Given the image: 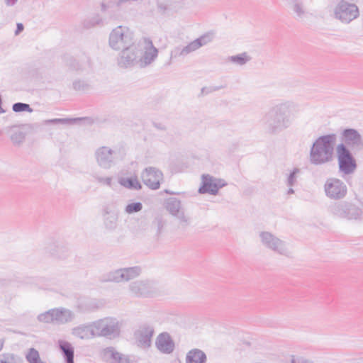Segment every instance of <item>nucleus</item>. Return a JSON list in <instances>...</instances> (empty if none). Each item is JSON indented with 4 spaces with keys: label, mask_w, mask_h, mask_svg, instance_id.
Here are the masks:
<instances>
[{
    "label": "nucleus",
    "mask_w": 363,
    "mask_h": 363,
    "mask_svg": "<svg viewBox=\"0 0 363 363\" xmlns=\"http://www.w3.org/2000/svg\"><path fill=\"white\" fill-rule=\"evenodd\" d=\"M95 179L101 184L111 187L112 186V177H103L101 176H96Z\"/></svg>",
    "instance_id": "42"
},
{
    "label": "nucleus",
    "mask_w": 363,
    "mask_h": 363,
    "mask_svg": "<svg viewBox=\"0 0 363 363\" xmlns=\"http://www.w3.org/2000/svg\"><path fill=\"white\" fill-rule=\"evenodd\" d=\"M165 192H166L167 194H176V193H174V192H173V191H169V190H166V191H165Z\"/></svg>",
    "instance_id": "50"
},
{
    "label": "nucleus",
    "mask_w": 363,
    "mask_h": 363,
    "mask_svg": "<svg viewBox=\"0 0 363 363\" xmlns=\"http://www.w3.org/2000/svg\"><path fill=\"white\" fill-rule=\"evenodd\" d=\"M104 358L110 363H116L121 354L116 352L113 347H107L103 352Z\"/></svg>",
    "instance_id": "36"
},
{
    "label": "nucleus",
    "mask_w": 363,
    "mask_h": 363,
    "mask_svg": "<svg viewBox=\"0 0 363 363\" xmlns=\"http://www.w3.org/2000/svg\"><path fill=\"white\" fill-rule=\"evenodd\" d=\"M0 363H24L21 356L13 352L0 354Z\"/></svg>",
    "instance_id": "33"
},
{
    "label": "nucleus",
    "mask_w": 363,
    "mask_h": 363,
    "mask_svg": "<svg viewBox=\"0 0 363 363\" xmlns=\"http://www.w3.org/2000/svg\"><path fill=\"white\" fill-rule=\"evenodd\" d=\"M69 67L78 72H84L90 69L91 65L89 60L84 61H77L76 60H72L69 63Z\"/></svg>",
    "instance_id": "37"
},
{
    "label": "nucleus",
    "mask_w": 363,
    "mask_h": 363,
    "mask_svg": "<svg viewBox=\"0 0 363 363\" xmlns=\"http://www.w3.org/2000/svg\"><path fill=\"white\" fill-rule=\"evenodd\" d=\"M4 344H5V339L0 338V352L3 350Z\"/></svg>",
    "instance_id": "48"
},
{
    "label": "nucleus",
    "mask_w": 363,
    "mask_h": 363,
    "mask_svg": "<svg viewBox=\"0 0 363 363\" xmlns=\"http://www.w3.org/2000/svg\"><path fill=\"white\" fill-rule=\"evenodd\" d=\"M143 208V203L140 201L131 202L128 203L124 208V213L132 215L142 211Z\"/></svg>",
    "instance_id": "38"
},
{
    "label": "nucleus",
    "mask_w": 363,
    "mask_h": 363,
    "mask_svg": "<svg viewBox=\"0 0 363 363\" xmlns=\"http://www.w3.org/2000/svg\"><path fill=\"white\" fill-rule=\"evenodd\" d=\"M5 130L10 135L14 146L20 147L24 143L26 134L21 128L11 126L6 128Z\"/></svg>",
    "instance_id": "25"
},
{
    "label": "nucleus",
    "mask_w": 363,
    "mask_h": 363,
    "mask_svg": "<svg viewBox=\"0 0 363 363\" xmlns=\"http://www.w3.org/2000/svg\"><path fill=\"white\" fill-rule=\"evenodd\" d=\"M337 140L336 134H328L318 137L312 144L308 156L309 162L315 166L331 162L334 158V149Z\"/></svg>",
    "instance_id": "2"
},
{
    "label": "nucleus",
    "mask_w": 363,
    "mask_h": 363,
    "mask_svg": "<svg viewBox=\"0 0 363 363\" xmlns=\"http://www.w3.org/2000/svg\"><path fill=\"white\" fill-rule=\"evenodd\" d=\"M156 348L162 354H171L175 347L174 342L170 335L164 332L159 334L155 340Z\"/></svg>",
    "instance_id": "21"
},
{
    "label": "nucleus",
    "mask_w": 363,
    "mask_h": 363,
    "mask_svg": "<svg viewBox=\"0 0 363 363\" xmlns=\"http://www.w3.org/2000/svg\"><path fill=\"white\" fill-rule=\"evenodd\" d=\"M288 6L294 11L298 18H303L306 15V9L303 0H286Z\"/></svg>",
    "instance_id": "30"
},
{
    "label": "nucleus",
    "mask_w": 363,
    "mask_h": 363,
    "mask_svg": "<svg viewBox=\"0 0 363 363\" xmlns=\"http://www.w3.org/2000/svg\"><path fill=\"white\" fill-rule=\"evenodd\" d=\"M97 164L103 169H110L119 159V154L116 150L108 147L102 146L95 152Z\"/></svg>",
    "instance_id": "11"
},
{
    "label": "nucleus",
    "mask_w": 363,
    "mask_h": 363,
    "mask_svg": "<svg viewBox=\"0 0 363 363\" xmlns=\"http://www.w3.org/2000/svg\"><path fill=\"white\" fill-rule=\"evenodd\" d=\"M95 337H115L119 334L118 321L116 318H105L92 323Z\"/></svg>",
    "instance_id": "8"
},
{
    "label": "nucleus",
    "mask_w": 363,
    "mask_h": 363,
    "mask_svg": "<svg viewBox=\"0 0 363 363\" xmlns=\"http://www.w3.org/2000/svg\"><path fill=\"white\" fill-rule=\"evenodd\" d=\"M342 143L352 149H361L363 143L361 135L354 128H345L342 132Z\"/></svg>",
    "instance_id": "19"
},
{
    "label": "nucleus",
    "mask_w": 363,
    "mask_h": 363,
    "mask_svg": "<svg viewBox=\"0 0 363 363\" xmlns=\"http://www.w3.org/2000/svg\"><path fill=\"white\" fill-rule=\"evenodd\" d=\"M12 109L14 112L16 113L22 111H28L31 113L33 111V109L30 108L29 104L21 102L15 103L12 106Z\"/></svg>",
    "instance_id": "40"
},
{
    "label": "nucleus",
    "mask_w": 363,
    "mask_h": 363,
    "mask_svg": "<svg viewBox=\"0 0 363 363\" xmlns=\"http://www.w3.org/2000/svg\"><path fill=\"white\" fill-rule=\"evenodd\" d=\"M333 18L343 24H349L359 16L354 0H337L333 12Z\"/></svg>",
    "instance_id": "4"
},
{
    "label": "nucleus",
    "mask_w": 363,
    "mask_h": 363,
    "mask_svg": "<svg viewBox=\"0 0 363 363\" xmlns=\"http://www.w3.org/2000/svg\"><path fill=\"white\" fill-rule=\"evenodd\" d=\"M102 23L103 18L99 14H96L84 22V27L86 28H90L96 26L101 25Z\"/></svg>",
    "instance_id": "39"
},
{
    "label": "nucleus",
    "mask_w": 363,
    "mask_h": 363,
    "mask_svg": "<svg viewBox=\"0 0 363 363\" xmlns=\"http://www.w3.org/2000/svg\"><path fill=\"white\" fill-rule=\"evenodd\" d=\"M155 223H156V225L157 226L158 231H160V229L163 227V223H162V219L161 218H157L155 220Z\"/></svg>",
    "instance_id": "46"
},
{
    "label": "nucleus",
    "mask_w": 363,
    "mask_h": 363,
    "mask_svg": "<svg viewBox=\"0 0 363 363\" xmlns=\"http://www.w3.org/2000/svg\"><path fill=\"white\" fill-rule=\"evenodd\" d=\"M213 40L212 33H206L199 38L193 40L187 45L182 48H177L174 50L176 55L179 56H186L189 53L194 52L199 49L201 47L206 45Z\"/></svg>",
    "instance_id": "17"
},
{
    "label": "nucleus",
    "mask_w": 363,
    "mask_h": 363,
    "mask_svg": "<svg viewBox=\"0 0 363 363\" xmlns=\"http://www.w3.org/2000/svg\"><path fill=\"white\" fill-rule=\"evenodd\" d=\"M251 57L245 52L236 55L229 56L227 59L228 62L239 66H243L251 60Z\"/></svg>",
    "instance_id": "34"
},
{
    "label": "nucleus",
    "mask_w": 363,
    "mask_h": 363,
    "mask_svg": "<svg viewBox=\"0 0 363 363\" xmlns=\"http://www.w3.org/2000/svg\"><path fill=\"white\" fill-rule=\"evenodd\" d=\"M206 354L199 349L189 350L186 356V363H206Z\"/></svg>",
    "instance_id": "27"
},
{
    "label": "nucleus",
    "mask_w": 363,
    "mask_h": 363,
    "mask_svg": "<svg viewBox=\"0 0 363 363\" xmlns=\"http://www.w3.org/2000/svg\"><path fill=\"white\" fill-rule=\"evenodd\" d=\"M300 111V105L293 101H285L272 106L263 118L265 130L271 135H277L289 128L293 122V116Z\"/></svg>",
    "instance_id": "1"
},
{
    "label": "nucleus",
    "mask_w": 363,
    "mask_h": 363,
    "mask_svg": "<svg viewBox=\"0 0 363 363\" xmlns=\"http://www.w3.org/2000/svg\"><path fill=\"white\" fill-rule=\"evenodd\" d=\"M336 152L340 171L345 174L352 173L357 167V164L350 150L344 143H340L336 147Z\"/></svg>",
    "instance_id": "9"
},
{
    "label": "nucleus",
    "mask_w": 363,
    "mask_h": 363,
    "mask_svg": "<svg viewBox=\"0 0 363 363\" xmlns=\"http://www.w3.org/2000/svg\"><path fill=\"white\" fill-rule=\"evenodd\" d=\"M291 363H308V360L302 357L291 356Z\"/></svg>",
    "instance_id": "43"
},
{
    "label": "nucleus",
    "mask_w": 363,
    "mask_h": 363,
    "mask_svg": "<svg viewBox=\"0 0 363 363\" xmlns=\"http://www.w3.org/2000/svg\"><path fill=\"white\" fill-rule=\"evenodd\" d=\"M155 127L157 128V129H160V130H165V128L164 125H162V124H155Z\"/></svg>",
    "instance_id": "49"
},
{
    "label": "nucleus",
    "mask_w": 363,
    "mask_h": 363,
    "mask_svg": "<svg viewBox=\"0 0 363 363\" xmlns=\"http://www.w3.org/2000/svg\"><path fill=\"white\" fill-rule=\"evenodd\" d=\"M109 46L115 50H122L134 44L133 33L129 28L118 26L109 35Z\"/></svg>",
    "instance_id": "6"
},
{
    "label": "nucleus",
    "mask_w": 363,
    "mask_h": 363,
    "mask_svg": "<svg viewBox=\"0 0 363 363\" xmlns=\"http://www.w3.org/2000/svg\"><path fill=\"white\" fill-rule=\"evenodd\" d=\"M73 88L77 91H84L87 89L88 84L84 80H75L72 84Z\"/></svg>",
    "instance_id": "41"
},
{
    "label": "nucleus",
    "mask_w": 363,
    "mask_h": 363,
    "mask_svg": "<svg viewBox=\"0 0 363 363\" xmlns=\"http://www.w3.org/2000/svg\"><path fill=\"white\" fill-rule=\"evenodd\" d=\"M136 44L140 55V67H145L152 64L158 55V50L154 46L152 41L149 38H143Z\"/></svg>",
    "instance_id": "7"
},
{
    "label": "nucleus",
    "mask_w": 363,
    "mask_h": 363,
    "mask_svg": "<svg viewBox=\"0 0 363 363\" xmlns=\"http://www.w3.org/2000/svg\"><path fill=\"white\" fill-rule=\"evenodd\" d=\"M259 239L261 245L266 249L286 257H291V251L286 241L281 240L269 231H260Z\"/></svg>",
    "instance_id": "5"
},
{
    "label": "nucleus",
    "mask_w": 363,
    "mask_h": 363,
    "mask_svg": "<svg viewBox=\"0 0 363 363\" xmlns=\"http://www.w3.org/2000/svg\"><path fill=\"white\" fill-rule=\"evenodd\" d=\"M75 318L74 311L65 307H58L40 313L37 316V320L43 323L65 325L74 321Z\"/></svg>",
    "instance_id": "3"
},
{
    "label": "nucleus",
    "mask_w": 363,
    "mask_h": 363,
    "mask_svg": "<svg viewBox=\"0 0 363 363\" xmlns=\"http://www.w3.org/2000/svg\"><path fill=\"white\" fill-rule=\"evenodd\" d=\"M301 173V169L294 167L289 173L285 174L284 184L288 187L287 195H292L295 193L294 187L297 186Z\"/></svg>",
    "instance_id": "23"
},
{
    "label": "nucleus",
    "mask_w": 363,
    "mask_h": 363,
    "mask_svg": "<svg viewBox=\"0 0 363 363\" xmlns=\"http://www.w3.org/2000/svg\"><path fill=\"white\" fill-rule=\"evenodd\" d=\"M130 291L138 297H147L152 294L155 288L149 281H136L129 285Z\"/></svg>",
    "instance_id": "18"
},
{
    "label": "nucleus",
    "mask_w": 363,
    "mask_h": 363,
    "mask_svg": "<svg viewBox=\"0 0 363 363\" xmlns=\"http://www.w3.org/2000/svg\"><path fill=\"white\" fill-rule=\"evenodd\" d=\"M101 215L104 228L108 231L115 230L118 226V213L108 204H105L103 206Z\"/></svg>",
    "instance_id": "20"
},
{
    "label": "nucleus",
    "mask_w": 363,
    "mask_h": 363,
    "mask_svg": "<svg viewBox=\"0 0 363 363\" xmlns=\"http://www.w3.org/2000/svg\"><path fill=\"white\" fill-rule=\"evenodd\" d=\"M226 185L227 183L223 179L216 178L209 174H203L201 176V184L198 191L201 194L217 195L219 189Z\"/></svg>",
    "instance_id": "13"
},
{
    "label": "nucleus",
    "mask_w": 363,
    "mask_h": 363,
    "mask_svg": "<svg viewBox=\"0 0 363 363\" xmlns=\"http://www.w3.org/2000/svg\"><path fill=\"white\" fill-rule=\"evenodd\" d=\"M362 209L355 204L347 201V206L345 210V216L344 218L349 220H361L362 217Z\"/></svg>",
    "instance_id": "28"
},
{
    "label": "nucleus",
    "mask_w": 363,
    "mask_h": 363,
    "mask_svg": "<svg viewBox=\"0 0 363 363\" xmlns=\"http://www.w3.org/2000/svg\"><path fill=\"white\" fill-rule=\"evenodd\" d=\"M117 363H133L130 358L126 356L121 354V357L118 359Z\"/></svg>",
    "instance_id": "44"
},
{
    "label": "nucleus",
    "mask_w": 363,
    "mask_h": 363,
    "mask_svg": "<svg viewBox=\"0 0 363 363\" xmlns=\"http://www.w3.org/2000/svg\"><path fill=\"white\" fill-rule=\"evenodd\" d=\"M141 273V268L135 266L132 267L121 268L111 271L107 274L106 280L113 282L128 281L138 277Z\"/></svg>",
    "instance_id": "12"
},
{
    "label": "nucleus",
    "mask_w": 363,
    "mask_h": 363,
    "mask_svg": "<svg viewBox=\"0 0 363 363\" xmlns=\"http://www.w3.org/2000/svg\"><path fill=\"white\" fill-rule=\"evenodd\" d=\"M347 206V201H346L335 203L330 206V212L335 216L344 218Z\"/></svg>",
    "instance_id": "31"
},
{
    "label": "nucleus",
    "mask_w": 363,
    "mask_h": 363,
    "mask_svg": "<svg viewBox=\"0 0 363 363\" xmlns=\"http://www.w3.org/2000/svg\"><path fill=\"white\" fill-rule=\"evenodd\" d=\"M324 191L329 199L341 200L347 195V187L342 180L336 178H329L324 184Z\"/></svg>",
    "instance_id": "10"
},
{
    "label": "nucleus",
    "mask_w": 363,
    "mask_h": 363,
    "mask_svg": "<svg viewBox=\"0 0 363 363\" xmlns=\"http://www.w3.org/2000/svg\"><path fill=\"white\" fill-rule=\"evenodd\" d=\"M154 334V328L150 325H143L137 332L138 345L143 349H147L151 346L152 337Z\"/></svg>",
    "instance_id": "22"
},
{
    "label": "nucleus",
    "mask_w": 363,
    "mask_h": 363,
    "mask_svg": "<svg viewBox=\"0 0 363 363\" xmlns=\"http://www.w3.org/2000/svg\"><path fill=\"white\" fill-rule=\"evenodd\" d=\"M139 57L137 44H133L128 48L121 50L118 58V65L120 67L128 68L139 64Z\"/></svg>",
    "instance_id": "15"
},
{
    "label": "nucleus",
    "mask_w": 363,
    "mask_h": 363,
    "mask_svg": "<svg viewBox=\"0 0 363 363\" xmlns=\"http://www.w3.org/2000/svg\"><path fill=\"white\" fill-rule=\"evenodd\" d=\"M143 183L153 190L158 189L160 182L163 179V174L158 169L149 167L144 169L141 174Z\"/></svg>",
    "instance_id": "16"
},
{
    "label": "nucleus",
    "mask_w": 363,
    "mask_h": 363,
    "mask_svg": "<svg viewBox=\"0 0 363 363\" xmlns=\"http://www.w3.org/2000/svg\"><path fill=\"white\" fill-rule=\"evenodd\" d=\"M45 250L52 256L59 259H65L68 255V250L67 247L54 241L47 243Z\"/></svg>",
    "instance_id": "26"
},
{
    "label": "nucleus",
    "mask_w": 363,
    "mask_h": 363,
    "mask_svg": "<svg viewBox=\"0 0 363 363\" xmlns=\"http://www.w3.org/2000/svg\"><path fill=\"white\" fill-rule=\"evenodd\" d=\"M59 347L62 352L66 363H74V347L65 340L58 341Z\"/></svg>",
    "instance_id": "29"
},
{
    "label": "nucleus",
    "mask_w": 363,
    "mask_h": 363,
    "mask_svg": "<svg viewBox=\"0 0 363 363\" xmlns=\"http://www.w3.org/2000/svg\"><path fill=\"white\" fill-rule=\"evenodd\" d=\"M24 29V26L21 23H18L16 25V30L15 31V35H18L20 33H21Z\"/></svg>",
    "instance_id": "45"
},
{
    "label": "nucleus",
    "mask_w": 363,
    "mask_h": 363,
    "mask_svg": "<svg viewBox=\"0 0 363 363\" xmlns=\"http://www.w3.org/2000/svg\"><path fill=\"white\" fill-rule=\"evenodd\" d=\"M166 210L173 216L177 218L180 225L186 228L189 225L190 219L185 215L184 211L182 207L181 201L175 197H169L164 201Z\"/></svg>",
    "instance_id": "14"
},
{
    "label": "nucleus",
    "mask_w": 363,
    "mask_h": 363,
    "mask_svg": "<svg viewBox=\"0 0 363 363\" xmlns=\"http://www.w3.org/2000/svg\"><path fill=\"white\" fill-rule=\"evenodd\" d=\"M18 0H4V2L7 6H13Z\"/></svg>",
    "instance_id": "47"
},
{
    "label": "nucleus",
    "mask_w": 363,
    "mask_h": 363,
    "mask_svg": "<svg viewBox=\"0 0 363 363\" xmlns=\"http://www.w3.org/2000/svg\"><path fill=\"white\" fill-rule=\"evenodd\" d=\"M82 120H89V118H53L48 119L43 121V123L45 125L48 124H62V125H69L77 123V121Z\"/></svg>",
    "instance_id": "35"
},
{
    "label": "nucleus",
    "mask_w": 363,
    "mask_h": 363,
    "mask_svg": "<svg viewBox=\"0 0 363 363\" xmlns=\"http://www.w3.org/2000/svg\"><path fill=\"white\" fill-rule=\"evenodd\" d=\"M119 184L129 189L139 190L142 186L137 177H121L119 179Z\"/></svg>",
    "instance_id": "32"
},
{
    "label": "nucleus",
    "mask_w": 363,
    "mask_h": 363,
    "mask_svg": "<svg viewBox=\"0 0 363 363\" xmlns=\"http://www.w3.org/2000/svg\"><path fill=\"white\" fill-rule=\"evenodd\" d=\"M93 323L82 324L72 329V335L82 340H89L95 337Z\"/></svg>",
    "instance_id": "24"
}]
</instances>
